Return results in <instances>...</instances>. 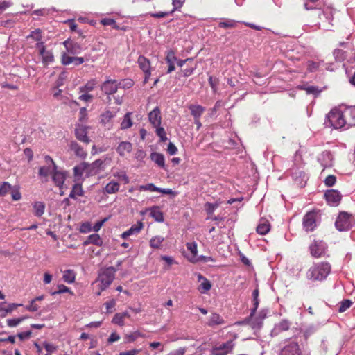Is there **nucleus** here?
Returning <instances> with one entry per match:
<instances>
[{
    "label": "nucleus",
    "mask_w": 355,
    "mask_h": 355,
    "mask_svg": "<svg viewBox=\"0 0 355 355\" xmlns=\"http://www.w3.org/2000/svg\"><path fill=\"white\" fill-rule=\"evenodd\" d=\"M324 125L334 129H346L343 106L334 107L327 114Z\"/></svg>",
    "instance_id": "obj_1"
},
{
    "label": "nucleus",
    "mask_w": 355,
    "mask_h": 355,
    "mask_svg": "<svg viewBox=\"0 0 355 355\" xmlns=\"http://www.w3.org/2000/svg\"><path fill=\"white\" fill-rule=\"evenodd\" d=\"M331 272V266L327 262H320L314 264L307 271L306 277L313 281L325 279Z\"/></svg>",
    "instance_id": "obj_2"
},
{
    "label": "nucleus",
    "mask_w": 355,
    "mask_h": 355,
    "mask_svg": "<svg viewBox=\"0 0 355 355\" xmlns=\"http://www.w3.org/2000/svg\"><path fill=\"white\" fill-rule=\"evenodd\" d=\"M114 273L115 270L113 267L107 268L99 272L98 278L93 283V284L98 283V289L96 292V295H101V292L105 291L112 284L114 279Z\"/></svg>",
    "instance_id": "obj_3"
},
{
    "label": "nucleus",
    "mask_w": 355,
    "mask_h": 355,
    "mask_svg": "<svg viewBox=\"0 0 355 355\" xmlns=\"http://www.w3.org/2000/svg\"><path fill=\"white\" fill-rule=\"evenodd\" d=\"M236 346L234 340H229L225 343H218L211 349V355H229L233 353Z\"/></svg>",
    "instance_id": "obj_4"
},
{
    "label": "nucleus",
    "mask_w": 355,
    "mask_h": 355,
    "mask_svg": "<svg viewBox=\"0 0 355 355\" xmlns=\"http://www.w3.org/2000/svg\"><path fill=\"white\" fill-rule=\"evenodd\" d=\"M354 224V218L347 212H341L335 222V226L338 231H347Z\"/></svg>",
    "instance_id": "obj_5"
},
{
    "label": "nucleus",
    "mask_w": 355,
    "mask_h": 355,
    "mask_svg": "<svg viewBox=\"0 0 355 355\" xmlns=\"http://www.w3.org/2000/svg\"><path fill=\"white\" fill-rule=\"evenodd\" d=\"M319 223V215L316 211L307 212L302 220V227L304 231L313 232Z\"/></svg>",
    "instance_id": "obj_6"
},
{
    "label": "nucleus",
    "mask_w": 355,
    "mask_h": 355,
    "mask_svg": "<svg viewBox=\"0 0 355 355\" xmlns=\"http://www.w3.org/2000/svg\"><path fill=\"white\" fill-rule=\"evenodd\" d=\"M111 162V158L107 156L103 159H98L93 162L92 164H87V175H94L103 171L107 165Z\"/></svg>",
    "instance_id": "obj_7"
},
{
    "label": "nucleus",
    "mask_w": 355,
    "mask_h": 355,
    "mask_svg": "<svg viewBox=\"0 0 355 355\" xmlns=\"http://www.w3.org/2000/svg\"><path fill=\"white\" fill-rule=\"evenodd\" d=\"M40 55L42 58V62L44 66L47 67L54 62V55L51 50H47L44 42L36 43Z\"/></svg>",
    "instance_id": "obj_8"
},
{
    "label": "nucleus",
    "mask_w": 355,
    "mask_h": 355,
    "mask_svg": "<svg viewBox=\"0 0 355 355\" xmlns=\"http://www.w3.org/2000/svg\"><path fill=\"white\" fill-rule=\"evenodd\" d=\"M327 245L322 241H314L309 246L312 257L319 258L324 255L327 250Z\"/></svg>",
    "instance_id": "obj_9"
},
{
    "label": "nucleus",
    "mask_w": 355,
    "mask_h": 355,
    "mask_svg": "<svg viewBox=\"0 0 355 355\" xmlns=\"http://www.w3.org/2000/svg\"><path fill=\"white\" fill-rule=\"evenodd\" d=\"M139 67L144 73V83H146L151 76V66L150 60L144 55H139L137 59Z\"/></svg>",
    "instance_id": "obj_10"
},
{
    "label": "nucleus",
    "mask_w": 355,
    "mask_h": 355,
    "mask_svg": "<svg viewBox=\"0 0 355 355\" xmlns=\"http://www.w3.org/2000/svg\"><path fill=\"white\" fill-rule=\"evenodd\" d=\"M118 80L107 78L101 86V91L106 95L115 94L118 90Z\"/></svg>",
    "instance_id": "obj_11"
},
{
    "label": "nucleus",
    "mask_w": 355,
    "mask_h": 355,
    "mask_svg": "<svg viewBox=\"0 0 355 355\" xmlns=\"http://www.w3.org/2000/svg\"><path fill=\"white\" fill-rule=\"evenodd\" d=\"M67 178V171L58 170V167L52 168V180L55 184L62 189Z\"/></svg>",
    "instance_id": "obj_12"
},
{
    "label": "nucleus",
    "mask_w": 355,
    "mask_h": 355,
    "mask_svg": "<svg viewBox=\"0 0 355 355\" xmlns=\"http://www.w3.org/2000/svg\"><path fill=\"white\" fill-rule=\"evenodd\" d=\"M291 322L287 319H282L279 322L276 323L271 331L272 336H277L283 331H288L291 326Z\"/></svg>",
    "instance_id": "obj_13"
},
{
    "label": "nucleus",
    "mask_w": 355,
    "mask_h": 355,
    "mask_svg": "<svg viewBox=\"0 0 355 355\" xmlns=\"http://www.w3.org/2000/svg\"><path fill=\"white\" fill-rule=\"evenodd\" d=\"M345 121L346 129L355 125V107H344Z\"/></svg>",
    "instance_id": "obj_14"
},
{
    "label": "nucleus",
    "mask_w": 355,
    "mask_h": 355,
    "mask_svg": "<svg viewBox=\"0 0 355 355\" xmlns=\"http://www.w3.org/2000/svg\"><path fill=\"white\" fill-rule=\"evenodd\" d=\"M326 200L331 206H336L341 200V195L337 190H328L324 194Z\"/></svg>",
    "instance_id": "obj_15"
},
{
    "label": "nucleus",
    "mask_w": 355,
    "mask_h": 355,
    "mask_svg": "<svg viewBox=\"0 0 355 355\" xmlns=\"http://www.w3.org/2000/svg\"><path fill=\"white\" fill-rule=\"evenodd\" d=\"M301 351L297 342L291 341L282 349V355H300Z\"/></svg>",
    "instance_id": "obj_16"
},
{
    "label": "nucleus",
    "mask_w": 355,
    "mask_h": 355,
    "mask_svg": "<svg viewBox=\"0 0 355 355\" xmlns=\"http://www.w3.org/2000/svg\"><path fill=\"white\" fill-rule=\"evenodd\" d=\"M318 161L323 168L331 167L333 155L329 151H324L318 155Z\"/></svg>",
    "instance_id": "obj_17"
},
{
    "label": "nucleus",
    "mask_w": 355,
    "mask_h": 355,
    "mask_svg": "<svg viewBox=\"0 0 355 355\" xmlns=\"http://www.w3.org/2000/svg\"><path fill=\"white\" fill-rule=\"evenodd\" d=\"M148 119L152 125L155 128L161 125V111L158 107H155L148 114Z\"/></svg>",
    "instance_id": "obj_18"
},
{
    "label": "nucleus",
    "mask_w": 355,
    "mask_h": 355,
    "mask_svg": "<svg viewBox=\"0 0 355 355\" xmlns=\"http://www.w3.org/2000/svg\"><path fill=\"white\" fill-rule=\"evenodd\" d=\"M117 111L107 110L101 115V121L103 125L110 130L112 127V120L116 116Z\"/></svg>",
    "instance_id": "obj_19"
},
{
    "label": "nucleus",
    "mask_w": 355,
    "mask_h": 355,
    "mask_svg": "<svg viewBox=\"0 0 355 355\" xmlns=\"http://www.w3.org/2000/svg\"><path fill=\"white\" fill-rule=\"evenodd\" d=\"M87 128L83 125H78L75 130L76 138L85 144H89L90 139L87 136Z\"/></svg>",
    "instance_id": "obj_20"
},
{
    "label": "nucleus",
    "mask_w": 355,
    "mask_h": 355,
    "mask_svg": "<svg viewBox=\"0 0 355 355\" xmlns=\"http://www.w3.org/2000/svg\"><path fill=\"white\" fill-rule=\"evenodd\" d=\"M144 227V224L142 222L139 221L137 223L132 225L130 228H129L128 230L125 231L121 234V238L123 239H126L128 236L132 235H136L138 234L141 230Z\"/></svg>",
    "instance_id": "obj_21"
},
{
    "label": "nucleus",
    "mask_w": 355,
    "mask_h": 355,
    "mask_svg": "<svg viewBox=\"0 0 355 355\" xmlns=\"http://www.w3.org/2000/svg\"><path fill=\"white\" fill-rule=\"evenodd\" d=\"M132 144L130 141H121L117 146L116 150L121 157H125L132 150Z\"/></svg>",
    "instance_id": "obj_22"
},
{
    "label": "nucleus",
    "mask_w": 355,
    "mask_h": 355,
    "mask_svg": "<svg viewBox=\"0 0 355 355\" xmlns=\"http://www.w3.org/2000/svg\"><path fill=\"white\" fill-rule=\"evenodd\" d=\"M198 282H200L198 287V290L200 293H206L211 288V284L209 280L202 276L201 274L198 275Z\"/></svg>",
    "instance_id": "obj_23"
},
{
    "label": "nucleus",
    "mask_w": 355,
    "mask_h": 355,
    "mask_svg": "<svg viewBox=\"0 0 355 355\" xmlns=\"http://www.w3.org/2000/svg\"><path fill=\"white\" fill-rule=\"evenodd\" d=\"M318 15L323 23H327L328 25L331 24V22L333 19L332 9L327 8L324 10H318Z\"/></svg>",
    "instance_id": "obj_24"
},
{
    "label": "nucleus",
    "mask_w": 355,
    "mask_h": 355,
    "mask_svg": "<svg viewBox=\"0 0 355 355\" xmlns=\"http://www.w3.org/2000/svg\"><path fill=\"white\" fill-rule=\"evenodd\" d=\"M150 159L159 168L166 170L165 158L163 154L157 152L151 153Z\"/></svg>",
    "instance_id": "obj_25"
},
{
    "label": "nucleus",
    "mask_w": 355,
    "mask_h": 355,
    "mask_svg": "<svg viewBox=\"0 0 355 355\" xmlns=\"http://www.w3.org/2000/svg\"><path fill=\"white\" fill-rule=\"evenodd\" d=\"M242 323H246L249 326H250L253 329H259L263 324V320L261 318L254 317V315H252L251 313L250 316L245 319Z\"/></svg>",
    "instance_id": "obj_26"
},
{
    "label": "nucleus",
    "mask_w": 355,
    "mask_h": 355,
    "mask_svg": "<svg viewBox=\"0 0 355 355\" xmlns=\"http://www.w3.org/2000/svg\"><path fill=\"white\" fill-rule=\"evenodd\" d=\"M132 112H128L125 113V114L121 119V121L120 122V129L121 130H125L127 129H129L133 125L134 123L132 119Z\"/></svg>",
    "instance_id": "obj_27"
},
{
    "label": "nucleus",
    "mask_w": 355,
    "mask_h": 355,
    "mask_svg": "<svg viewBox=\"0 0 355 355\" xmlns=\"http://www.w3.org/2000/svg\"><path fill=\"white\" fill-rule=\"evenodd\" d=\"M177 60V57L175 55V52L173 50H169L166 56V63L168 64V68L167 70V73H170L173 71L175 69V62Z\"/></svg>",
    "instance_id": "obj_28"
},
{
    "label": "nucleus",
    "mask_w": 355,
    "mask_h": 355,
    "mask_svg": "<svg viewBox=\"0 0 355 355\" xmlns=\"http://www.w3.org/2000/svg\"><path fill=\"white\" fill-rule=\"evenodd\" d=\"M189 110L193 119H200L202 114L205 111V107L198 104H191L189 106Z\"/></svg>",
    "instance_id": "obj_29"
},
{
    "label": "nucleus",
    "mask_w": 355,
    "mask_h": 355,
    "mask_svg": "<svg viewBox=\"0 0 355 355\" xmlns=\"http://www.w3.org/2000/svg\"><path fill=\"white\" fill-rule=\"evenodd\" d=\"M103 243V242L101 236L98 234H93L89 235L83 242V245L86 246L89 244H93L97 246H101Z\"/></svg>",
    "instance_id": "obj_30"
},
{
    "label": "nucleus",
    "mask_w": 355,
    "mask_h": 355,
    "mask_svg": "<svg viewBox=\"0 0 355 355\" xmlns=\"http://www.w3.org/2000/svg\"><path fill=\"white\" fill-rule=\"evenodd\" d=\"M150 216L155 219L157 222H163L164 221V216L163 213L161 211L160 209L157 206H153L150 207L149 209Z\"/></svg>",
    "instance_id": "obj_31"
},
{
    "label": "nucleus",
    "mask_w": 355,
    "mask_h": 355,
    "mask_svg": "<svg viewBox=\"0 0 355 355\" xmlns=\"http://www.w3.org/2000/svg\"><path fill=\"white\" fill-rule=\"evenodd\" d=\"M120 188V184L118 182L114 180H111L108 182L105 187H104V192L107 194H113L116 193L119 191Z\"/></svg>",
    "instance_id": "obj_32"
},
{
    "label": "nucleus",
    "mask_w": 355,
    "mask_h": 355,
    "mask_svg": "<svg viewBox=\"0 0 355 355\" xmlns=\"http://www.w3.org/2000/svg\"><path fill=\"white\" fill-rule=\"evenodd\" d=\"M70 149L78 157L85 158L87 155L84 149L76 141H71L70 143Z\"/></svg>",
    "instance_id": "obj_33"
},
{
    "label": "nucleus",
    "mask_w": 355,
    "mask_h": 355,
    "mask_svg": "<svg viewBox=\"0 0 355 355\" xmlns=\"http://www.w3.org/2000/svg\"><path fill=\"white\" fill-rule=\"evenodd\" d=\"M270 230V225L266 220H261L257 227V232L261 235L266 234Z\"/></svg>",
    "instance_id": "obj_34"
},
{
    "label": "nucleus",
    "mask_w": 355,
    "mask_h": 355,
    "mask_svg": "<svg viewBox=\"0 0 355 355\" xmlns=\"http://www.w3.org/2000/svg\"><path fill=\"white\" fill-rule=\"evenodd\" d=\"M84 191L81 184L76 183L70 192L69 197L73 199H76L78 196H83Z\"/></svg>",
    "instance_id": "obj_35"
},
{
    "label": "nucleus",
    "mask_w": 355,
    "mask_h": 355,
    "mask_svg": "<svg viewBox=\"0 0 355 355\" xmlns=\"http://www.w3.org/2000/svg\"><path fill=\"white\" fill-rule=\"evenodd\" d=\"M164 238L162 236H155L149 241L150 246L153 249H159L161 248L162 243L164 242Z\"/></svg>",
    "instance_id": "obj_36"
},
{
    "label": "nucleus",
    "mask_w": 355,
    "mask_h": 355,
    "mask_svg": "<svg viewBox=\"0 0 355 355\" xmlns=\"http://www.w3.org/2000/svg\"><path fill=\"white\" fill-rule=\"evenodd\" d=\"M224 323L223 319L220 317V315L218 313H212L210 316L209 320L208 322V325L210 327H213L215 325H220Z\"/></svg>",
    "instance_id": "obj_37"
},
{
    "label": "nucleus",
    "mask_w": 355,
    "mask_h": 355,
    "mask_svg": "<svg viewBox=\"0 0 355 355\" xmlns=\"http://www.w3.org/2000/svg\"><path fill=\"white\" fill-rule=\"evenodd\" d=\"M42 31L40 28H37L31 31L30 34L27 36L28 40H31L33 41L37 42V43L42 42Z\"/></svg>",
    "instance_id": "obj_38"
},
{
    "label": "nucleus",
    "mask_w": 355,
    "mask_h": 355,
    "mask_svg": "<svg viewBox=\"0 0 355 355\" xmlns=\"http://www.w3.org/2000/svg\"><path fill=\"white\" fill-rule=\"evenodd\" d=\"M74 176L76 178H80L84 173L87 174V164L83 163L73 168Z\"/></svg>",
    "instance_id": "obj_39"
},
{
    "label": "nucleus",
    "mask_w": 355,
    "mask_h": 355,
    "mask_svg": "<svg viewBox=\"0 0 355 355\" xmlns=\"http://www.w3.org/2000/svg\"><path fill=\"white\" fill-rule=\"evenodd\" d=\"M188 259L191 263H197V262L207 263V262H209V261H212V262L215 261V260H214V259L213 257H207V256H203V255H201V256H199V257H195V256L194 257H189Z\"/></svg>",
    "instance_id": "obj_40"
},
{
    "label": "nucleus",
    "mask_w": 355,
    "mask_h": 355,
    "mask_svg": "<svg viewBox=\"0 0 355 355\" xmlns=\"http://www.w3.org/2000/svg\"><path fill=\"white\" fill-rule=\"evenodd\" d=\"M239 23V21L230 19H225L223 21H220L218 24V26L220 28H235L236 27L237 24Z\"/></svg>",
    "instance_id": "obj_41"
},
{
    "label": "nucleus",
    "mask_w": 355,
    "mask_h": 355,
    "mask_svg": "<svg viewBox=\"0 0 355 355\" xmlns=\"http://www.w3.org/2000/svg\"><path fill=\"white\" fill-rule=\"evenodd\" d=\"M62 278L67 284H72L75 282L76 274L72 270H67L64 272Z\"/></svg>",
    "instance_id": "obj_42"
},
{
    "label": "nucleus",
    "mask_w": 355,
    "mask_h": 355,
    "mask_svg": "<svg viewBox=\"0 0 355 355\" xmlns=\"http://www.w3.org/2000/svg\"><path fill=\"white\" fill-rule=\"evenodd\" d=\"M144 338L145 335L142 333H141L139 331H135L131 334H126L125 336V338L126 339V343H133L135 342L138 338Z\"/></svg>",
    "instance_id": "obj_43"
},
{
    "label": "nucleus",
    "mask_w": 355,
    "mask_h": 355,
    "mask_svg": "<svg viewBox=\"0 0 355 355\" xmlns=\"http://www.w3.org/2000/svg\"><path fill=\"white\" fill-rule=\"evenodd\" d=\"M34 214L41 216L44 213L45 205L42 202H35L33 204Z\"/></svg>",
    "instance_id": "obj_44"
},
{
    "label": "nucleus",
    "mask_w": 355,
    "mask_h": 355,
    "mask_svg": "<svg viewBox=\"0 0 355 355\" xmlns=\"http://www.w3.org/2000/svg\"><path fill=\"white\" fill-rule=\"evenodd\" d=\"M12 187L8 182H0V196H5L7 193H10Z\"/></svg>",
    "instance_id": "obj_45"
},
{
    "label": "nucleus",
    "mask_w": 355,
    "mask_h": 355,
    "mask_svg": "<svg viewBox=\"0 0 355 355\" xmlns=\"http://www.w3.org/2000/svg\"><path fill=\"white\" fill-rule=\"evenodd\" d=\"M68 293L71 295H74L73 292L72 291H71L69 288H68L67 286H66L64 284H59L58 286V290L55 291H53L51 293V295H55L58 294H61V293Z\"/></svg>",
    "instance_id": "obj_46"
},
{
    "label": "nucleus",
    "mask_w": 355,
    "mask_h": 355,
    "mask_svg": "<svg viewBox=\"0 0 355 355\" xmlns=\"http://www.w3.org/2000/svg\"><path fill=\"white\" fill-rule=\"evenodd\" d=\"M63 44L66 47L67 51L71 54L77 53L78 52V50L80 49V46L78 45L73 44L68 41H64Z\"/></svg>",
    "instance_id": "obj_47"
},
{
    "label": "nucleus",
    "mask_w": 355,
    "mask_h": 355,
    "mask_svg": "<svg viewBox=\"0 0 355 355\" xmlns=\"http://www.w3.org/2000/svg\"><path fill=\"white\" fill-rule=\"evenodd\" d=\"M12 199L15 201H17L21 199V194L19 191V186H14L12 187V189L10 191Z\"/></svg>",
    "instance_id": "obj_48"
},
{
    "label": "nucleus",
    "mask_w": 355,
    "mask_h": 355,
    "mask_svg": "<svg viewBox=\"0 0 355 355\" xmlns=\"http://www.w3.org/2000/svg\"><path fill=\"white\" fill-rule=\"evenodd\" d=\"M96 83L97 81L95 79H92V80L89 81L84 87L80 88V92H88L92 91L94 89Z\"/></svg>",
    "instance_id": "obj_49"
},
{
    "label": "nucleus",
    "mask_w": 355,
    "mask_h": 355,
    "mask_svg": "<svg viewBox=\"0 0 355 355\" xmlns=\"http://www.w3.org/2000/svg\"><path fill=\"white\" fill-rule=\"evenodd\" d=\"M352 304V302L349 300H343L340 302L338 311L340 313L345 312L347 309H349Z\"/></svg>",
    "instance_id": "obj_50"
},
{
    "label": "nucleus",
    "mask_w": 355,
    "mask_h": 355,
    "mask_svg": "<svg viewBox=\"0 0 355 355\" xmlns=\"http://www.w3.org/2000/svg\"><path fill=\"white\" fill-rule=\"evenodd\" d=\"M27 317H21L18 318H12L7 320V324L10 327H15L23 322Z\"/></svg>",
    "instance_id": "obj_51"
},
{
    "label": "nucleus",
    "mask_w": 355,
    "mask_h": 355,
    "mask_svg": "<svg viewBox=\"0 0 355 355\" xmlns=\"http://www.w3.org/2000/svg\"><path fill=\"white\" fill-rule=\"evenodd\" d=\"M139 190L141 191H153V192H155V191L157 192V190H159V187H157L153 183H148V184H146L144 185H140L139 187Z\"/></svg>",
    "instance_id": "obj_52"
},
{
    "label": "nucleus",
    "mask_w": 355,
    "mask_h": 355,
    "mask_svg": "<svg viewBox=\"0 0 355 355\" xmlns=\"http://www.w3.org/2000/svg\"><path fill=\"white\" fill-rule=\"evenodd\" d=\"M334 56L336 60L338 62L343 61L347 57L346 52L341 49H335L334 51Z\"/></svg>",
    "instance_id": "obj_53"
},
{
    "label": "nucleus",
    "mask_w": 355,
    "mask_h": 355,
    "mask_svg": "<svg viewBox=\"0 0 355 355\" xmlns=\"http://www.w3.org/2000/svg\"><path fill=\"white\" fill-rule=\"evenodd\" d=\"M156 128V134L159 137L160 141L162 142H165L167 141L168 138L166 137V133L164 128L160 125L158 127H155Z\"/></svg>",
    "instance_id": "obj_54"
},
{
    "label": "nucleus",
    "mask_w": 355,
    "mask_h": 355,
    "mask_svg": "<svg viewBox=\"0 0 355 355\" xmlns=\"http://www.w3.org/2000/svg\"><path fill=\"white\" fill-rule=\"evenodd\" d=\"M187 248L192 254L191 257H197L198 249L196 242H189L186 243Z\"/></svg>",
    "instance_id": "obj_55"
},
{
    "label": "nucleus",
    "mask_w": 355,
    "mask_h": 355,
    "mask_svg": "<svg viewBox=\"0 0 355 355\" xmlns=\"http://www.w3.org/2000/svg\"><path fill=\"white\" fill-rule=\"evenodd\" d=\"M125 319L122 317L120 313H117L114 315L112 320L113 324H117L120 327H123L125 324Z\"/></svg>",
    "instance_id": "obj_56"
},
{
    "label": "nucleus",
    "mask_w": 355,
    "mask_h": 355,
    "mask_svg": "<svg viewBox=\"0 0 355 355\" xmlns=\"http://www.w3.org/2000/svg\"><path fill=\"white\" fill-rule=\"evenodd\" d=\"M300 88L301 89L305 90L306 92V93L309 94H312L317 95L320 92V91L318 89V87H314V86L306 87V85H302V86H300Z\"/></svg>",
    "instance_id": "obj_57"
},
{
    "label": "nucleus",
    "mask_w": 355,
    "mask_h": 355,
    "mask_svg": "<svg viewBox=\"0 0 355 355\" xmlns=\"http://www.w3.org/2000/svg\"><path fill=\"white\" fill-rule=\"evenodd\" d=\"M133 85V81L130 79H125L118 81V88L129 89Z\"/></svg>",
    "instance_id": "obj_58"
},
{
    "label": "nucleus",
    "mask_w": 355,
    "mask_h": 355,
    "mask_svg": "<svg viewBox=\"0 0 355 355\" xmlns=\"http://www.w3.org/2000/svg\"><path fill=\"white\" fill-rule=\"evenodd\" d=\"M21 306V304H10L7 308H2L1 309V311H3L5 313L2 315V317H5L7 313H11L15 309H16L18 306Z\"/></svg>",
    "instance_id": "obj_59"
},
{
    "label": "nucleus",
    "mask_w": 355,
    "mask_h": 355,
    "mask_svg": "<svg viewBox=\"0 0 355 355\" xmlns=\"http://www.w3.org/2000/svg\"><path fill=\"white\" fill-rule=\"evenodd\" d=\"M73 57L70 56L69 54L64 53L62 55V63L64 65H69L70 64H73Z\"/></svg>",
    "instance_id": "obj_60"
},
{
    "label": "nucleus",
    "mask_w": 355,
    "mask_h": 355,
    "mask_svg": "<svg viewBox=\"0 0 355 355\" xmlns=\"http://www.w3.org/2000/svg\"><path fill=\"white\" fill-rule=\"evenodd\" d=\"M113 176L119 180H123L125 183L129 182V178L123 171H117L113 173Z\"/></svg>",
    "instance_id": "obj_61"
},
{
    "label": "nucleus",
    "mask_w": 355,
    "mask_h": 355,
    "mask_svg": "<svg viewBox=\"0 0 355 355\" xmlns=\"http://www.w3.org/2000/svg\"><path fill=\"white\" fill-rule=\"evenodd\" d=\"M92 230V227L89 222L83 223L80 227V232L83 234H87Z\"/></svg>",
    "instance_id": "obj_62"
},
{
    "label": "nucleus",
    "mask_w": 355,
    "mask_h": 355,
    "mask_svg": "<svg viewBox=\"0 0 355 355\" xmlns=\"http://www.w3.org/2000/svg\"><path fill=\"white\" fill-rule=\"evenodd\" d=\"M49 173L52 174V169L50 166H42L39 169V175L46 177Z\"/></svg>",
    "instance_id": "obj_63"
},
{
    "label": "nucleus",
    "mask_w": 355,
    "mask_h": 355,
    "mask_svg": "<svg viewBox=\"0 0 355 355\" xmlns=\"http://www.w3.org/2000/svg\"><path fill=\"white\" fill-rule=\"evenodd\" d=\"M43 346L49 354L55 352L58 349V347L56 345L47 342H44Z\"/></svg>",
    "instance_id": "obj_64"
}]
</instances>
